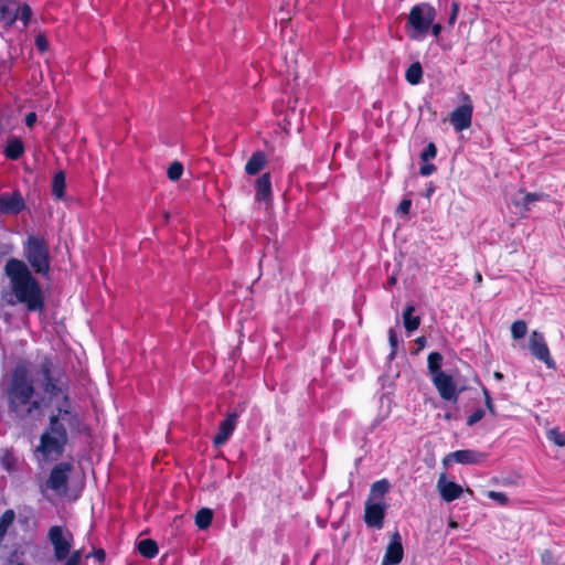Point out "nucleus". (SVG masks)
Instances as JSON below:
<instances>
[{
  "label": "nucleus",
  "mask_w": 565,
  "mask_h": 565,
  "mask_svg": "<svg viewBox=\"0 0 565 565\" xmlns=\"http://www.w3.org/2000/svg\"><path fill=\"white\" fill-rule=\"evenodd\" d=\"M388 285L390 286H393L396 284V278L394 276L390 277L388 280H387Z\"/></svg>",
  "instance_id": "nucleus-49"
},
{
  "label": "nucleus",
  "mask_w": 565,
  "mask_h": 565,
  "mask_svg": "<svg viewBox=\"0 0 565 565\" xmlns=\"http://www.w3.org/2000/svg\"><path fill=\"white\" fill-rule=\"evenodd\" d=\"M45 392L51 394V395H56L57 394V391H61L60 388H57V386L52 382L51 379H49L46 385H45Z\"/></svg>",
  "instance_id": "nucleus-44"
},
{
  "label": "nucleus",
  "mask_w": 565,
  "mask_h": 565,
  "mask_svg": "<svg viewBox=\"0 0 565 565\" xmlns=\"http://www.w3.org/2000/svg\"><path fill=\"white\" fill-rule=\"evenodd\" d=\"M239 414L237 412H231L220 423L217 433L213 437V445L215 447H221L225 445L231 436L233 435L236 426L238 424Z\"/></svg>",
  "instance_id": "nucleus-13"
},
{
  "label": "nucleus",
  "mask_w": 565,
  "mask_h": 565,
  "mask_svg": "<svg viewBox=\"0 0 565 565\" xmlns=\"http://www.w3.org/2000/svg\"><path fill=\"white\" fill-rule=\"evenodd\" d=\"M482 281V276L480 273L476 275V282L480 284Z\"/></svg>",
  "instance_id": "nucleus-50"
},
{
  "label": "nucleus",
  "mask_w": 565,
  "mask_h": 565,
  "mask_svg": "<svg viewBox=\"0 0 565 565\" xmlns=\"http://www.w3.org/2000/svg\"><path fill=\"white\" fill-rule=\"evenodd\" d=\"M25 206L24 200L19 192H4L0 194V211L4 214H18Z\"/></svg>",
  "instance_id": "nucleus-15"
},
{
  "label": "nucleus",
  "mask_w": 565,
  "mask_h": 565,
  "mask_svg": "<svg viewBox=\"0 0 565 565\" xmlns=\"http://www.w3.org/2000/svg\"><path fill=\"white\" fill-rule=\"evenodd\" d=\"M255 200L258 202H265L266 204L271 201V178L269 173H264L256 181V194Z\"/></svg>",
  "instance_id": "nucleus-19"
},
{
  "label": "nucleus",
  "mask_w": 565,
  "mask_h": 565,
  "mask_svg": "<svg viewBox=\"0 0 565 565\" xmlns=\"http://www.w3.org/2000/svg\"><path fill=\"white\" fill-rule=\"evenodd\" d=\"M20 3L14 0H0V34L9 30L18 19Z\"/></svg>",
  "instance_id": "nucleus-14"
},
{
  "label": "nucleus",
  "mask_w": 565,
  "mask_h": 565,
  "mask_svg": "<svg viewBox=\"0 0 565 565\" xmlns=\"http://www.w3.org/2000/svg\"><path fill=\"white\" fill-rule=\"evenodd\" d=\"M50 420H56V425L60 426L66 434L70 430L78 431L81 427V419L78 415L73 411L70 401L64 396L63 404L57 407V413L50 417Z\"/></svg>",
  "instance_id": "nucleus-8"
},
{
  "label": "nucleus",
  "mask_w": 565,
  "mask_h": 565,
  "mask_svg": "<svg viewBox=\"0 0 565 565\" xmlns=\"http://www.w3.org/2000/svg\"><path fill=\"white\" fill-rule=\"evenodd\" d=\"M547 195L544 193H526L523 198V207L525 211L530 210L532 203L546 199Z\"/></svg>",
  "instance_id": "nucleus-32"
},
{
  "label": "nucleus",
  "mask_w": 565,
  "mask_h": 565,
  "mask_svg": "<svg viewBox=\"0 0 565 565\" xmlns=\"http://www.w3.org/2000/svg\"><path fill=\"white\" fill-rule=\"evenodd\" d=\"M483 394H484V402H486V406L488 408V411L494 415V406H493V403H492V399H491V396L489 394V391L487 388H483Z\"/></svg>",
  "instance_id": "nucleus-43"
},
{
  "label": "nucleus",
  "mask_w": 565,
  "mask_h": 565,
  "mask_svg": "<svg viewBox=\"0 0 565 565\" xmlns=\"http://www.w3.org/2000/svg\"><path fill=\"white\" fill-rule=\"evenodd\" d=\"M36 122V114L35 113H29L25 116V125L28 127H32Z\"/></svg>",
  "instance_id": "nucleus-45"
},
{
  "label": "nucleus",
  "mask_w": 565,
  "mask_h": 565,
  "mask_svg": "<svg viewBox=\"0 0 565 565\" xmlns=\"http://www.w3.org/2000/svg\"><path fill=\"white\" fill-rule=\"evenodd\" d=\"M415 307L413 305H407L403 312V322L407 332L412 333L418 329L420 324L419 316H414Z\"/></svg>",
  "instance_id": "nucleus-21"
},
{
  "label": "nucleus",
  "mask_w": 565,
  "mask_h": 565,
  "mask_svg": "<svg viewBox=\"0 0 565 565\" xmlns=\"http://www.w3.org/2000/svg\"><path fill=\"white\" fill-rule=\"evenodd\" d=\"M24 256L31 267L39 274H47L50 270V256L44 238L30 235L23 246Z\"/></svg>",
  "instance_id": "nucleus-6"
},
{
  "label": "nucleus",
  "mask_w": 565,
  "mask_h": 565,
  "mask_svg": "<svg viewBox=\"0 0 565 565\" xmlns=\"http://www.w3.org/2000/svg\"><path fill=\"white\" fill-rule=\"evenodd\" d=\"M35 46L42 53L49 50V42L43 33H40L35 36Z\"/></svg>",
  "instance_id": "nucleus-37"
},
{
  "label": "nucleus",
  "mask_w": 565,
  "mask_h": 565,
  "mask_svg": "<svg viewBox=\"0 0 565 565\" xmlns=\"http://www.w3.org/2000/svg\"><path fill=\"white\" fill-rule=\"evenodd\" d=\"M138 551L146 558H153L159 552L157 543L151 539L141 540Z\"/></svg>",
  "instance_id": "nucleus-25"
},
{
  "label": "nucleus",
  "mask_w": 565,
  "mask_h": 565,
  "mask_svg": "<svg viewBox=\"0 0 565 565\" xmlns=\"http://www.w3.org/2000/svg\"><path fill=\"white\" fill-rule=\"evenodd\" d=\"M548 439L552 440L556 446H565V434L555 428L548 431Z\"/></svg>",
  "instance_id": "nucleus-36"
},
{
  "label": "nucleus",
  "mask_w": 565,
  "mask_h": 565,
  "mask_svg": "<svg viewBox=\"0 0 565 565\" xmlns=\"http://www.w3.org/2000/svg\"><path fill=\"white\" fill-rule=\"evenodd\" d=\"M437 489L441 499L446 502H452L454 500L460 498L463 492V489L460 484L447 480L445 475H441L437 481Z\"/></svg>",
  "instance_id": "nucleus-18"
},
{
  "label": "nucleus",
  "mask_w": 565,
  "mask_h": 565,
  "mask_svg": "<svg viewBox=\"0 0 565 565\" xmlns=\"http://www.w3.org/2000/svg\"><path fill=\"white\" fill-rule=\"evenodd\" d=\"M437 12L429 2H419L413 6L407 17V29L412 40H424L429 33Z\"/></svg>",
  "instance_id": "nucleus-4"
},
{
  "label": "nucleus",
  "mask_w": 565,
  "mask_h": 565,
  "mask_svg": "<svg viewBox=\"0 0 565 565\" xmlns=\"http://www.w3.org/2000/svg\"><path fill=\"white\" fill-rule=\"evenodd\" d=\"M34 387L25 370L17 369L8 388L10 409L18 416L24 417L40 409V402L33 399Z\"/></svg>",
  "instance_id": "nucleus-2"
},
{
  "label": "nucleus",
  "mask_w": 565,
  "mask_h": 565,
  "mask_svg": "<svg viewBox=\"0 0 565 565\" xmlns=\"http://www.w3.org/2000/svg\"><path fill=\"white\" fill-rule=\"evenodd\" d=\"M24 153V146L21 139L11 138L4 148V154L8 159L18 160Z\"/></svg>",
  "instance_id": "nucleus-22"
},
{
  "label": "nucleus",
  "mask_w": 565,
  "mask_h": 565,
  "mask_svg": "<svg viewBox=\"0 0 565 565\" xmlns=\"http://www.w3.org/2000/svg\"><path fill=\"white\" fill-rule=\"evenodd\" d=\"M388 342H390V347H391L390 359L393 360L396 354L398 343H399L397 333H396L395 329H393V328H391L388 330Z\"/></svg>",
  "instance_id": "nucleus-33"
},
{
  "label": "nucleus",
  "mask_w": 565,
  "mask_h": 565,
  "mask_svg": "<svg viewBox=\"0 0 565 565\" xmlns=\"http://www.w3.org/2000/svg\"><path fill=\"white\" fill-rule=\"evenodd\" d=\"M212 519H213L212 510H210L207 508H203V509L199 510L195 514V524L199 529L205 530L211 525Z\"/></svg>",
  "instance_id": "nucleus-27"
},
{
  "label": "nucleus",
  "mask_w": 565,
  "mask_h": 565,
  "mask_svg": "<svg viewBox=\"0 0 565 565\" xmlns=\"http://www.w3.org/2000/svg\"><path fill=\"white\" fill-rule=\"evenodd\" d=\"M67 438V434L56 425V420H50L47 429L41 435L36 450L44 459L56 458L63 454Z\"/></svg>",
  "instance_id": "nucleus-5"
},
{
  "label": "nucleus",
  "mask_w": 565,
  "mask_h": 565,
  "mask_svg": "<svg viewBox=\"0 0 565 565\" xmlns=\"http://www.w3.org/2000/svg\"><path fill=\"white\" fill-rule=\"evenodd\" d=\"M47 539L53 546L54 559L63 562L62 565H81L82 550L72 551L73 534L61 525H53L47 532Z\"/></svg>",
  "instance_id": "nucleus-3"
},
{
  "label": "nucleus",
  "mask_w": 565,
  "mask_h": 565,
  "mask_svg": "<svg viewBox=\"0 0 565 565\" xmlns=\"http://www.w3.org/2000/svg\"><path fill=\"white\" fill-rule=\"evenodd\" d=\"M182 173H183V166L178 161H174L173 163H171L167 171L168 178L171 181H178L181 178Z\"/></svg>",
  "instance_id": "nucleus-31"
},
{
  "label": "nucleus",
  "mask_w": 565,
  "mask_h": 565,
  "mask_svg": "<svg viewBox=\"0 0 565 565\" xmlns=\"http://www.w3.org/2000/svg\"><path fill=\"white\" fill-rule=\"evenodd\" d=\"M484 458L486 455L480 451L472 449H462L449 454L444 459V462L447 463L449 460H452L461 465H477L481 463L484 460Z\"/></svg>",
  "instance_id": "nucleus-17"
},
{
  "label": "nucleus",
  "mask_w": 565,
  "mask_h": 565,
  "mask_svg": "<svg viewBox=\"0 0 565 565\" xmlns=\"http://www.w3.org/2000/svg\"><path fill=\"white\" fill-rule=\"evenodd\" d=\"M444 30V25L440 22H433L429 32L436 39H438Z\"/></svg>",
  "instance_id": "nucleus-41"
},
{
  "label": "nucleus",
  "mask_w": 565,
  "mask_h": 565,
  "mask_svg": "<svg viewBox=\"0 0 565 565\" xmlns=\"http://www.w3.org/2000/svg\"><path fill=\"white\" fill-rule=\"evenodd\" d=\"M267 163V156L265 152L258 150L255 151L245 164V172L248 175L258 174Z\"/></svg>",
  "instance_id": "nucleus-20"
},
{
  "label": "nucleus",
  "mask_w": 565,
  "mask_h": 565,
  "mask_svg": "<svg viewBox=\"0 0 565 565\" xmlns=\"http://www.w3.org/2000/svg\"><path fill=\"white\" fill-rule=\"evenodd\" d=\"M436 171V167L435 164L433 163H428V162H425L420 169H419V173L423 175V177H429L434 172Z\"/></svg>",
  "instance_id": "nucleus-40"
},
{
  "label": "nucleus",
  "mask_w": 565,
  "mask_h": 565,
  "mask_svg": "<svg viewBox=\"0 0 565 565\" xmlns=\"http://www.w3.org/2000/svg\"><path fill=\"white\" fill-rule=\"evenodd\" d=\"M488 497L490 499L497 501L501 505H504L508 503V497L503 492L489 491Z\"/></svg>",
  "instance_id": "nucleus-39"
},
{
  "label": "nucleus",
  "mask_w": 565,
  "mask_h": 565,
  "mask_svg": "<svg viewBox=\"0 0 565 565\" xmlns=\"http://www.w3.org/2000/svg\"><path fill=\"white\" fill-rule=\"evenodd\" d=\"M484 411L479 408L476 409L468 418H467V425L473 426L478 422H480L484 417Z\"/></svg>",
  "instance_id": "nucleus-38"
},
{
  "label": "nucleus",
  "mask_w": 565,
  "mask_h": 565,
  "mask_svg": "<svg viewBox=\"0 0 565 565\" xmlns=\"http://www.w3.org/2000/svg\"><path fill=\"white\" fill-rule=\"evenodd\" d=\"M71 471L72 465L70 462L55 465L46 480V487L57 494H64L67 490Z\"/></svg>",
  "instance_id": "nucleus-9"
},
{
  "label": "nucleus",
  "mask_w": 565,
  "mask_h": 565,
  "mask_svg": "<svg viewBox=\"0 0 565 565\" xmlns=\"http://www.w3.org/2000/svg\"><path fill=\"white\" fill-rule=\"evenodd\" d=\"M416 342L419 347H424L426 343V339L424 337H420L416 340Z\"/></svg>",
  "instance_id": "nucleus-47"
},
{
  "label": "nucleus",
  "mask_w": 565,
  "mask_h": 565,
  "mask_svg": "<svg viewBox=\"0 0 565 565\" xmlns=\"http://www.w3.org/2000/svg\"><path fill=\"white\" fill-rule=\"evenodd\" d=\"M386 504L384 501L366 500L364 510V522L369 527L381 530L384 524Z\"/></svg>",
  "instance_id": "nucleus-12"
},
{
  "label": "nucleus",
  "mask_w": 565,
  "mask_h": 565,
  "mask_svg": "<svg viewBox=\"0 0 565 565\" xmlns=\"http://www.w3.org/2000/svg\"><path fill=\"white\" fill-rule=\"evenodd\" d=\"M529 350L539 361L543 362L547 369L555 370L556 363L551 355L550 349L542 332L532 331L529 338Z\"/></svg>",
  "instance_id": "nucleus-7"
},
{
  "label": "nucleus",
  "mask_w": 565,
  "mask_h": 565,
  "mask_svg": "<svg viewBox=\"0 0 565 565\" xmlns=\"http://www.w3.org/2000/svg\"><path fill=\"white\" fill-rule=\"evenodd\" d=\"M403 554L404 551L402 545V539L401 535L396 532L392 536L386 547L381 565H397L398 563H401Z\"/></svg>",
  "instance_id": "nucleus-16"
},
{
  "label": "nucleus",
  "mask_w": 565,
  "mask_h": 565,
  "mask_svg": "<svg viewBox=\"0 0 565 565\" xmlns=\"http://www.w3.org/2000/svg\"><path fill=\"white\" fill-rule=\"evenodd\" d=\"M441 364H443V355L439 352L429 353V355L427 358V369H428L430 379L433 376L437 375V373L444 372L441 370Z\"/></svg>",
  "instance_id": "nucleus-24"
},
{
  "label": "nucleus",
  "mask_w": 565,
  "mask_h": 565,
  "mask_svg": "<svg viewBox=\"0 0 565 565\" xmlns=\"http://www.w3.org/2000/svg\"><path fill=\"white\" fill-rule=\"evenodd\" d=\"M443 2H445V9L450 7L449 15H448V26L452 28L456 23L459 13V3L457 1L449 0H438L439 9H441Z\"/></svg>",
  "instance_id": "nucleus-29"
},
{
  "label": "nucleus",
  "mask_w": 565,
  "mask_h": 565,
  "mask_svg": "<svg viewBox=\"0 0 565 565\" xmlns=\"http://www.w3.org/2000/svg\"><path fill=\"white\" fill-rule=\"evenodd\" d=\"M9 279L8 303H22L29 311H42L44 298L38 280L32 276L24 262L10 258L4 266Z\"/></svg>",
  "instance_id": "nucleus-1"
},
{
  "label": "nucleus",
  "mask_w": 565,
  "mask_h": 565,
  "mask_svg": "<svg viewBox=\"0 0 565 565\" xmlns=\"http://www.w3.org/2000/svg\"><path fill=\"white\" fill-rule=\"evenodd\" d=\"M526 333H527V326L524 320H516L512 323L511 334H512L513 339H515V340L522 339L526 335Z\"/></svg>",
  "instance_id": "nucleus-30"
},
{
  "label": "nucleus",
  "mask_w": 565,
  "mask_h": 565,
  "mask_svg": "<svg viewBox=\"0 0 565 565\" xmlns=\"http://www.w3.org/2000/svg\"><path fill=\"white\" fill-rule=\"evenodd\" d=\"M494 377H495L497 380H502L503 375H502L500 372H495V373H494Z\"/></svg>",
  "instance_id": "nucleus-51"
},
{
  "label": "nucleus",
  "mask_w": 565,
  "mask_h": 565,
  "mask_svg": "<svg viewBox=\"0 0 565 565\" xmlns=\"http://www.w3.org/2000/svg\"><path fill=\"white\" fill-rule=\"evenodd\" d=\"M463 104L450 114V122L456 131H462L471 126L473 106L469 95L462 96Z\"/></svg>",
  "instance_id": "nucleus-11"
},
{
  "label": "nucleus",
  "mask_w": 565,
  "mask_h": 565,
  "mask_svg": "<svg viewBox=\"0 0 565 565\" xmlns=\"http://www.w3.org/2000/svg\"><path fill=\"white\" fill-rule=\"evenodd\" d=\"M406 81L411 85H417L423 79V68L419 62L411 64L405 74Z\"/></svg>",
  "instance_id": "nucleus-26"
},
{
  "label": "nucleus",
  "mask_w": 565,
  "mask_h": 565,
  "mask_svg": "<svg viewBox=\"0 0 565 565\" xmlns=\"http://www.w3.org/2000/svg\"><path fill=\"white\" fill-rule=\"evenodd\" d=\"M65 191V175L62 171L55 173L52 181V194L56 199H62Z\"/></svg>",
  "instance_id": "nucleus-28"
},
{
  "label": "nucleus",
  "mask_w": 565,
  "mask_h": 565,
  "mask_svg": "<svg viewBox=\"0 0 565 565\" xmlns=\"http://www.w3.org/2000/svg\"><path fill=\"white\" fill-rule=\"evenodd\" d=\"M31 17H32L31 8L28 4H23V6L20 4L18 19H20V21L22 22L24 28L30 23Z\"/></svg>",
  "instance_id": "nucleus-34"
},
{
  "label": "nucleus",
  "mask_w": 565,
  "mask_h": 565,
  "mask_svg": "<svg viewBox=\"0 0 565 565\" xmlns=\"http://www.w3.org/2000/svg\"><path fill=\"white\" fill-rule=\"evenodd\" d=\"M430 380L444 401L452 403L458 401L460 391L457 388V384L450 374L446 372L437 373Z\"/></svg>",
  "instance_id": "nucleus-10"
},
{
  "label": "nucleus",
  "mask_w": 565,
  "mask_h": 565,
  "mask_svg": "<svg viewBox=\"0 0 565 565\" xmlns=\"http://www.w3.org/2000/svg\"><path fill=\"white\" fill-rule=\"evenodd\" d=\"M412 206V201L408 199H404L401 201L397 212L402 214H408Z\"/></svg>",
  "instance_id": "nucleus-42"
},
{
  "label": "nucleus",
  "mask_w": 565,
  "mask_h": 565,
  "mask_svg": "<svg viewBox=\"0 0 565 565\" xmlns=\"http://www.w3.org/2000/svg\"><path fill=\"white\" fill-rule=\"evenodd\" d=\"M437 154V148L435 143L429 142L426 148L420 153V159L424 162H428L429 160L434 159Z\"/></svg>",
  "instance_id": "nucleus-35"
},
{
  "label": "nucleus",
  "mask_w": 565,
  "mask_h": 565,
  "mask_svg": "<svg viewBox=\"0 0 565 565\" xmlns=\"http://www.w3.org/2000/svg\"><path fill=\"white\" fill-rule=\"evenodd\" d=\"M448 526H449L450 529H457V527H458V523H457L456 521H452V520H451V521H449Z\"/></svg>",
  "instance_id": "nucleus-48"
},
{
  "label": "nucleus",
  "mask_w": 565,
  "mask_h": 565,
  "mask_svg": "<svg viewBox=\"0 0 565 565\" xmlns=\"http://www.w3.org/2000/svg\"><path fill=\"white\" fill-rule=\"evenodd\" d=\"M94 556L98 562H103L105 559L106 554L104 550L99 548L94 553Z\"/></svg>",
  "instance_id": "nucleus-46"
},
{
  "label": "nucleus",
  "mask_w": 565,
  "mask_h": 565,
  "mask_svg": "<svg viewBox=\"0 0 565 565\" xmlns=\"http://www.w3.org/2000/svg\"><path fill=\"white\" fill-rule=\"evenodd\" d=\"M388 490H390V483L386 479L375 481L371 486V491H370V495H369L367 500L384 501V495L388 492Z\"/></svg>",
  "instance_id": "nucleus-23"
}]
</instances>
